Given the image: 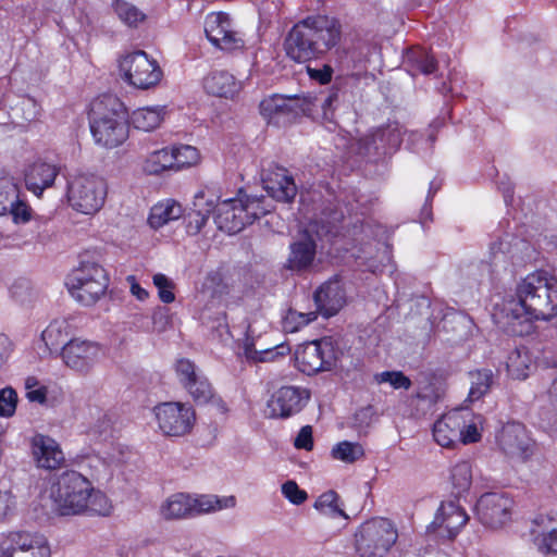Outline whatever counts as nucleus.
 <instances>
[{
  "instance_id": "nucleus-1",
  "label": "nucleus",
  "mask_w": 557,
  "mask_h": 557,
  "mask_svg": "<svg viewBox=\"0 0 557 557\" xmlns=\"http://www.w3.org/2000/svg\"><path fill=\"white\" fill-rule=\"evenodd\" d=\"M557 315V280L544 271L528 274L516 287V297L507 299L494 317L496 323L515 336L528 334L533 320Z\"/></svg>"
},
{
  "instance_id": "nucleus-2",
  "label": "nucleus",
  "mask_w": 557,
  "mask_h": 557,
  "mask_svg": "<svg viewBox=\"0 0 557 557\" xmlns=\"http://www.w3.org/2000/svg\"><path fill=\"white\" fill-rule=\"evenodd\" d=\"M213 211L216 226L221 231L235 234L269 213L270 208L263 196H249L242 190L236 198L221 201L219 197L207 198L205 191H199L195 196L191 210L184 218L186 232L190 235L199 233Z\"/></svg>"
},
{
  "instance_id": "nucleus-3",
  "label": "nucleus",
  "mask_w": 557,
  "mask_h": 557,
  "mask_svg": "<svg viewBox=\"0 0 557 557\" xmlns=\"http://www.w3.org/2000/svg\"><path fill=\"white\" fill-rule=\"evenodd\" d=\"M339 22L326 15L308 16L289 30L285 39L287 55L296 62L319 58L341 39Z\"/></svg>"
},
{
  "instance_id": "nucleus-4",
  "label": "nucleus",
  "mask_w": 557,
  "mask_h": 557,
  "mask_svg": "<svg viewBox=\"0 0 557 557\" xmlns=\"http://www.w3.org/2000/svg\"><path fill=\"white\" fill-rule=\"evenodd\" d=\"M90 131L97 145L112 149L128 138V115L124 103L113 95H103L91 103Z\"/></svg>"
},
{
  "instance_id": "nucleus-5",
  "label": "nucleus",
  "mask_w": 557,
  "mask_h": 557,
  "mask_svg": "<svg viewBox=\"0 0 557 557\" xmlns=\"http://www.w3.org/2000/svg\"><path fill=\"white\" fill-rule=\"evenodd\" d=\"M90 492L91 482L73 470L55 476L48 488L54 509L62 516L86 512Z\"/></svg>"
},
{
  "instance_id": "nucleus-6",
  "label": "nucleus",
  "mask_w": 557,
  "mask_h": 557,
  "mask_svg": "<svg viewBox=\"0 0 557 557\" xmlns=\"http://www.w3.org/2000/svg\"><path fill=\"white\" fill-rule=\"evenodd\" d=\"M398 531L386 518H372L361 523L354 534L359 557H384L395 545Z\"/></svg>"
},
{
  "instance_id": "nucleus-7",
  "label": "nucleus",
  "mask_w": 557,
  "mask_h": 557,
  "mask_svg": "<svg viewBox=\"0 0 557 557\" xmlns=\"http://www.w3.org/2000/svg\"><path fill=\"white\" fill-rule=\"evenodd\" d=\"M70 295L83 306L95 305L106 294L109 277L106 270L96 262H81L66 277Z\"/></svg>"
},
{
  "instance_id": "nucleus-8",
  "label": "nucleus",
  "mask_w": 557,
  "mask_h": 557,
  "mask_svg": "<svg viewBox=\"0 0 557 557\" xmlns=\"http://www.w3.org/2000/svg\"><path fill=\"white\" fill-rule=\"evenodd\" d=\"M108 186L99 175L81 173L69 178L66 198L70 207L83 214H94L104 205Z\"/></svg>"
},
{
  "instance_id": "nucleus-9",
  "label": "nucleus",
  "mask_w": 557,
  "mask_h": 557,
  "mask_svg": "<svg viewBox=\"0 0 557 557\" xmlns=\"http://www.w3.org/2000/svg\"><path fill=\"white\" fill-rule=\"evenodd\" d=\"M106 347L96 341L72 337L61 348L60 356L66 368L87 375L106 358Z\"/></svg>"
},
{
  "instance_id": "nucleus-10",
  "label": "nucleus",
  "mask_w": 557,
  "mask_h": 557,
  "mask_svg": "<svg viewBox=\"0 0 557 557\" xmlns=\"http://www.w3.org/2000/svg\"><path fill=\"white\" fill-rule=\"evenodd\" d=\"M310 97L272 95L260 102V113L269 124L284 126L310 110Z\"/></svg>"
},
{
  "instance_id": "nucleus-11",
  "label": "nucleus",
  "mask_w": 557,
  "mask_h": 557,
  "mask_svg": "<svg viewBox=\"0 0 557 557\" xmlns=\"http://www.w3.org/2000/svg\"><path fill=\"white\" fill-rule=\"evenodd\" d=\"M120 70L123 78L138 89H149L162 77V71L157 61L141 50L124 55L120 61Z\"/></svg>"
},
{
  "instance_id": "nucleus-12",
  "label": "nucleus",
  "mask_w": 557,
  "mask_h": 557,
  "mask_svg": "<svg viewBox=\"0 0 557 557\" xmlns=\"http://www.w3.org/2000/svg\"><path fill=\"white\" fill-rule=\"evenodd\" d=\"M337 361V350L331 338L324 337L304 345L296 352L298 369L308 374L330 371Z\"/></svg>"
},
{
  "instance_id": "nucleus-13",
  "label": "nucleus",
  "mask_w": 557,
  "mask_h": 557,
  "mask_svg": "<svg viewBox=\"0 0 557 557\" xmlns=\"http://www.w3.org/2000/svg\"><path fill=\"white\" fill-rule=\"evenodd\" d=\"M496 443L502 453L513 461L525 462L535 451L534 440L519 422L505 424L496 435Z\"/></svg>"
},
{
  "instance_id": "nucleus-14",
  "label": "nucleus",
  "mask_w": 557,
  "mask_h": 557,
  "mask_svg": "<svg viewBox=\"0 0 557 557\" xmlns=\"http://www.w3.org/2000/svg\"><path fill=\"white\" fill-rule=\"evenodd\" d=\"M235 505L236 498L234 496L201 495L194 498L190 495L178 493L176 494V518H190L233 508Z\"/></svg>"
},
{
  "instance_id": "nucleus-15",
  "label": "nucleus",
  "mask_w": 557,
  "mask_h": 557,
  "mask_svg": "<svg viewBox=\"0 0 557 557\" xmlns=\"http://www.w3.org/2000/svg\"><path fill=\"white\" fill-rule=\"evenodd\" d=\"M512 504L503 493H485L476 503V516L484 525L497 529L509 521Z\"/></svg>"
},
{
  "instance_id": "nucleus-16",
  "label": "nucleus",
  "mask_w": 557,
  "mask_h": 557,
  "mask_svg": "<svg viewBox=\"0 0 557 557\" xmlns=\"http://www.w3.org/2000/svg\"><path fill=\"white\" fill-rule=\"evenodd\" d=\"M176 375L196 404L205 405L211 401L213 388L191 361L187 359L176 361Z\"/></svg>"
},
{
  "instance_id": "nucleus-17",
  "label": "nucleus",
  "mask_w": 557,
  "mask_h": 557,
  "mask_svg": "<svg viewBox=\"0 0 557 557\" xmlns=\"http://www.w3.org/2000/svg\"><path fill=\"white\" fill-rule=\"evenodd\" d=\"M207 38L216 47L225 51L239 49L244 46L243 39L232 29L228 14L212 12L205 20Z\"/></svg>"
},
{
  "instance_id": "nucleus-18",
  "label": "nucleus",
  "mask_w": 557,
  "mask_h": 557,
  "mask_svg": "<svg viewBox=\"0 0 557 557\" xmlns=\"http://www.w3.org/2000/svg\"><path fill=\"white\" fill-rule=\"evenodd\" d=\"M309 395L305 389L295 386H283L278 388L268 401L270 418H289L298 413Z\"/></svg>"
},
{
  "instance_id": "nucleus-19",
  "label": "nucleus",
  "mask_w": 557,
  "mask_h": 557,
  "mask_svg": "<svg viewBox=\"0 0 557 557\" xmlns=\"http://www.w3.org/2000/svg\"><path fill=\"white\" fill-rule=\"evenodd\" d=\"M471 412L467 409H454L444 413L433 426V436L436 443L443 447H453L459 443L461 428L466 426Z\"/></svg>"
},
{
  "instance_id": "nucleus-20",
  "label": "nucleus",
  "mask_w": 557,
  "mask_h": 557,
  "mask_svg": "<svg viewBox=\"0 0 557 557\" xmlns=\"http://www.w3.org/2000/svg\"><path fill=\"white\" fill-rule=\"evenodd\" d=\"M468 520L469 516L461 506L453 500L444 502L440 506L431 528L440 536L451 540L466 525Z\"/></svg>"
},
{
  "instance_id": "nucleus-21",
  "label": "nucleus",
  "mask_w": 557,
  "mask_h": 557,
  "mask_svg": "<svg viewBox=\"0 0 557 557\" xmlns=\"http://www.w3.org/2000/svg\"><path fill=\"white\" fill-rule=\"evenodd\" d=\"M502 245V242L493 243L487 259L469 265L468 274L476 280L480 285L493 284L499 274L506 270L508 261Z\"/></svg>"
},
{
  "instance_id": "nucleus-22",
  "label": "nucleus",
  "mask_w": 557,
  "mask_h": 557,
  "mask_svg": "<svg viewBox=\"0 0 557 557\" xmlns=\"http://www.w3.org/2000/svg\"><path fill=\"white\" fill-rule=\"evenodd\" d=\"M59 172L58 164L38 158L25 166V186L35 196L40 197L45 189L53 185Z\"/></svg>"
},
{
  "instance_id": "nucleus-23",
  "label": "nucleus",
  "mask_w": 557,
  "mask_h": 557,
  "mask_svg": "<svg viewBox=\"0 0 557 557\" xmlns=\"http://www.w3.org/2000/svg\"><path fill=\"white\" fill-rule=\"evenodd\" d=\"M30 444L33 457L38 468L55 470L65 465V455L54 438L36 434L33 436Z\"/></svg>"
},
{
  "instance_id": "nucleus-24",
  "label": "nucleus",
  "mask_w": 557,
  "mask_h": 557,
  "mask_svg": "<svg viewBox=\"0 0 557 557\" xmlns=\"http://www.w3.org/2000/svg\"><path fill=\"white\" fill-rule=\"evenodd\" d=\"M262 182L269 196L277 201L290 202L297 195L295 180L285 168L277 165L270 168Z\"/></svg>"
},
{
  "instance_id": "nucleus-25",
  "label": "nucleus",
  "mask_w": 557,
  "mask_h": 557,
  "mask_svg": "<svg viewBox=\"0 0 557 557\" xmlns=\"http://www.w3.org/2000/svg\"><path fill=\"white\" fill-rule=\"evenodd\" d=\"M317 314L330 318L335 315L345 305L344 288L337 278L323 283L313 295Z\"/></svg>"
},
{
  "instance_id": "nucleus-26",
  "label": "nucleus",
  "mask_w": 557,
  "mask_h": 557,
  "mask_svg": "<svg viewBox=\"0 0 557 557\" xmlns=\"http://www.w3.org/2000/svg\"><path fill=\"white\" fill-rule=\"evenodd\" d=\"M13 557H50L47 539L39 533L13 532Z\"/></svg>"
},
{
  "instance_id": "nucleus-27",
  "label": "nucleus",
  "mask_w": 557,
  "mask_h": 557,
  "mask_svg": "<svg viewBox=\"0 0 557 557\" xmlns=\"http://www.w3.org/2000/svg\"><path fill=\"white\" fill-rule=\"evenodd\" d=\"M534 544L543 554L557 553V512L540 515L534 520Z\"/></svg>"
},
{
  "instance_id": "nucleus-28",
  "label": "nucleus",
  "mask_w": 557,
  "mask_h": 557,
  "mask_svg": "<svg viewBox=\"0 0 557 557\" xmlns=\"http://www.w3.org/2000/svg\"><path fill=\"white\" fill-rule=\"evenodd\" d=\"M308 233L309 231H306L299 239L290 244V251L286 261L287 269L299 272L308 270L312 265L315 258L317 244Z\"/></svg>"
},
{
  "instance_id": "nucleus-29",
  "label": "nucleus",
  "mask_w": 557,
  "mask_h": 557,
  "mask_svg": "<svg viewBox=\"0 0 557 557\" xmlns=\"http://www.w3.org/2000/svg\"><path fill=\"white\" fill-rule=\"evenodd\" d=\"M403 128L398 122H389L384 126L376 128L371 135L366 138L368 149H373L379 152L380 150H395L403 141Z\"/></svg>"
},
{
  "instance_id": "nucleus-30",
  "label": "nucleus",
  "mask_w": 557,
  "mask_h": 557,
  "mask_svg": "<svg viewBox=\"0 0 557 557\" xmlns=\"http://www.w3.org/2000/svg\"><path fill=\"white\" fill-rule=\"evenodd\" d=\"M203 88L212 96L230 98L239 91L240 84L227 71L214 70L205 77Z\"/></svg>"
},
{
  "instance_id": "nucleus-31",
  "label": "nucleus",
  "mask_w": 557,
  "mask_h": 557,
  "mask_svg": "<svg viewBox=\"0 0 557 557\" xmlns=\"http://www.w3.org/2000/svg\"><path fill=\"white\" fill-rule=\"evenodd\" d=\"M74 334V326L67 318H57L41 332V342L45 346V352L51 354L64 345L70 336Z\"/></svg>"
},
{
  "instance_id": "nucleus-32",
  "label": "nucleus",
  "mask_w": 557,
  "mask_h": 557,
  "mask_svg": "<svg viewBox=\"0 0 557 557\" xmlns=\"http://www.w3.org/2000/svg\"><path fill=\"white\" fill-rule=\"evenodd\" d=\"M228 293V285L224 282L221 272L212 271L207 274L200 289L203 299H208L212 304H221Z\"/></svg>"
},
{
  "instance_id": "nucleus-33",
  "label": "nucleus",
  "mask_w": 557,
  "mask_h": 557,
  "mask_svg": "<svg viewBox=\"0 0 557 557\" xmlns=\"http://www.w3.org/2000/svg\"><path fill=\"white\" fill-rule=\"evenodd\" d=\"M164 114L161 107L139 108L132 113L131 122L137 129L151 132L161 125Z\"/></svg>"
},
{
  "instance_id": "nucleus-34",
  "label": "nucleus",
  "mask_w": 557,
  "mask_h": 557,
  "mask_svg": "<svg viewBox=\"0 0 557 557\" xmlns=\"http://www.w3.org/2000/svg\"><path fill=\"white\" fill-rule=\"evenodd\" d=\"M278 351H275L274 348H267L258 350L255 348L252 331L251 326L247 325L246 329V338L243 343V355L248 361L251 362H265L272 361L277 355H284V350L287 348L285 346L276 347Z\"/></svg>"
},
{
  "instance_id": "nucleus-35",
  "label": "nucleus",
  "mask_w": 557,
  "mask_h": 557,
  "mask_svg": "<svg viewBox=\"0 0 557 557\" xmlns=\"http://www.w3.org/2000/svg\"><path fill=\"white\" fill-rule=\"evenodd\" d=\"M174 164V147H165L149 154L144 163L147 174L158 175L172 169Z\"/></svg>"
},
{
  "instance_id": "nucleus-36",
  "label": "nucleus",
  "mask_w": 557,
  "mask_h": 557,
  "mask_svg": "<svg viewBox=\"0 0 557 557\" xmlns=\"http://www.w3.org/2000/svg\"><path fill=\"white\" fill-rule=\"evenodd\" d=\"M471 400H478L487 394L494 383V373L491 369H478L469 372Z\"/></svg>"
},
{
  "instance_id": "nucleus-37",
  "label": "nucleus",
  "mask_w": 557,
  "mask_h": 557,
  "mask_svg": "<svg viewBox=\"0 0 557 557\" xmlns=\"http://www.w3.org/2000/svg\"><path fill=\"white\" fill-rule=\"evenodd\" d=\"M453 492L460 496L469 491L472 484V466L469 461H459L450 470Z\"/></svg>"
},
{
  "instance_id": "nucleus-38",
  "label": "nucleus",
  "mask_w": 557,
  "mask_h": 557,
  "mask_svg": "<svg viewBox=\"0 0 557 557\" xmlns=\"http://www.w3.org/2000/svg\"><path fill=\"white\" fill-rule=\"evenodd\" d=\"M532 364L531 357L525 349H516L507 360V370L511 377L523 380L528 376Z\"/></svg>"
},
{
  "instance_id": "nucleus-39",
  "label": "nucleus",
  "mask_w": 557,
  "mask_h": 557,
  "mask_svg": "<svg viewBox=\"0 0 557 557\" xmlns=\"http://www.w3.org/2000/svg\"><path fill=\"white\" fill-rule=\"evenodd\" d=\"M331 456L335 460L346 463H352L364 456V449L361 444L356 442L343 441L337 443L331 450Z\"/></svg>"
},
{
  "instance_id": "nucleus-40",
  "label": "nucleus",
  "mask_w": 557,
  "mask_h": 557,
  "mask_svg": "<svg viewBox=\"0 0 557 557\" xmlns=\"http://www.w3.org/2000/svg\"><path fill=\"white\" fill-rule=\"evenodd\" d=\"M113 10L119 20L129 27H135L141 23L146 15L136 5L124 0H114Z\"/></svg>"
},
{
  "instance_id": "nucleus-41",
  "label": "nucleus",
  "mask_w": 557,
  "mask_h": 557,
  "mask_svg": "<svg viewBox=\"0 0 557 557\" xmlns=\"http://www.w3.org/2000/svg\"><path fill=\"white\" fill-rule=\"evenodd\" d=\"M196 420V411L191 405L176 401V436L190 433Z\"/></svg>"
},
{
  "instance_id": "nucleus-42",
  "label": "nucleus",
  "mask_w": 557,
  "mask_h": 557,
  "mask_svg": "<svg viewBox=\"0 0 557 557\" xmlns=\"http://www.w3.org/2000/svg\"><path fill=\"white\" fill-rule=\"evenodd\" d=\"M314 508L326 516L347 518V515L338 504V495L334 491L320 495L314 503Z\"/></svg>"
},
{
  "instance_id": "nucleus-43",
  "label": "nucleus",
  "mask_w": 557,
  "mask_h": 557,
  "mask_svg": "<svg viewBox=\"0 0 557 557\" xmlns=\"http://www.w3.org/2000/svg\"><path fill=\"white\" fill-rule=\"evenodd\" d=\"M201 162V153L195 146H176V171L198 166Z\"/></svg>"
},
{
  "instance_id": "nucleus-44",
  "label": "nucleus",
  "mask_w": 557,
  "mask_h": 557,
  "mask_svg": "<svg viewBox=\"0 0 557 557\" xmlns=\"http://www.w3.org/2000/svg\"><path fill=\"white\" fill-rule=\"evenodd\" d=\"M315 311L299 312L289 309L283 319V329L287 333H295L317 319Z\"/></svg>"
},
{
  "instance_id": "nucleus-45",
  "label": "nucleus",
  "mask_w": 557,
  "mask_h": 557,
  "mask_svg": "<svg viewBox=\"0 0 557 557\" xmlns=\"http://www.w3.org/2000/svg\"><path fill=\"white\" fill-rule=\"evenodd\" d=\"M89 495L90 496L87 500L88 505L86 506V511L103 517L111 515L113 505L103 492L95 490L91 485V492Z\"/></svg>"
},
{
  "instance_id": "nucleus-46",
  "label": "nucleus",
  "mask_w": 557,
  "mask_h": 557,
  "mask_svg": "<svg viewBox=\"0 0 557 557\" xmlns=\"http://www.w3.org/2000/svg\"><path fill=\"white\" fill-rule=\"evenodd\" d=\"M154 416L159 430L166 436L173 435L174 404L168 401L156 406Z\"/></svg>"
},
{
  "instance_id": "nucleus-47",
  "label": "nucleus",
  "mask_w": 557,
  "mask_h": 557,
  "mask_svg": "<svg viewBox=\"0 0 557 557\" xmlns=\"http://www.w3.org/2000/svg\"><path fill=\"white\" fill-rule=\"evenodd\" d=\"M129 454L131 453L127 447L116 444L103 450L100 455V459L109 469H113L125 463Z\"/></svg>"
},
{
  "instance_id": "nucleus-48",
  "label": "nucleus",
  "mask_w": 557,
  "mask_h": 557,
  "mask_svg": "<svg viewBox=\"0 0 557 557\" xmlns=\"http://www.w3.org/2000/svg\"><path fill=\"white\" fill-rule=\"evenodd\" d=\"M16 196V187L11 178L0 171V215L7 213L12 198Z\"/></svg>"
},
{
  "instance_id": "nucleus-49",
  "label": "nucleus",
  "mask_w": 557,
  "mask_h": 557,
  "mask_svg": "<svg viewBox=\"0 0 557 557\" xmlns=\"http://www.w3.org/2000/svg\"><path fill=\"white\" fill-rule=\"evenodd\" d=\"M374 380L379 384L388 383L396 389H409L411 386L410 379L400 371H384L381 373H376L374 375Z\"/></svg>"
},
{
  "instance_id": "nucleus-50",
  "label": "nucleus",
  "mask_w": 557,
  "mask_h": 557,
  "mask_svg": "<svg viewBox=\"0 0 557 557\" xmlns=\"http://www.w3.org/2000/svg\"><path fill=\"white\" fill-rule=\"evenodd\" d=\"M174 201L169 200L165 203H157L152 207L149 223L153 228H159L171 220Z\"/></svg>"
},
{
  "instance_id": "nucleus-51",
  "label": "nucleus",
  "mask_w": 557,
  "mask_h": 557,
  "mask_svg": "<svg viewBox=\"0 0 557 557\" xmlns=\"http://www.w3.org/2000/svg\"><path fill=\"white\" fill-rule=\"evenodd\" d=\"M152 282L162 302L171 304L174 301L173 283L170 277L162 273H157L152 276Z\"/></svg>"
},
{
  "instance_id": "nucleus-52",
  "label": "nucleus",
  "mask_w": 557,
  "mask_h": 557,
  "mask_svg": "<svg viewBox=\"0 0 557 557\" xmlns=\"http://www.w3.org/2000/svg\"><path fill=\"white\" fill-rule=\"evenodd\" d=\"M17 394L12 387L0 389V417L10 418L15 413Z\"/></svg>"
},
{
  "instance_id": "nucleus-53",
  "label": "nucleus",
  "mask_w": 557,
  "mask_h": 557,
  "mask_svg": "<svg viewBox=\"0 0 557 557\" xmlns=\"http://www.w3.org/2000/svg\"><path fill=\"white\" fill-rule=\"evenodd\" d=\"M413 66L423 74H431L436 70V61L432 54L424 50L413 52L410 57Z\"/></svg>"
},
{
  "instance_id": "nucleus-54",
  "label": "nucleus",
  "mask_w": 557,
  "mask_h": 557,
  "mask_svg": "<svg viewBox=\"0 0 557 557\" xmlns=\"http://www.w3.org/2000/svg\"><path fill=\"white\" fill-rule=\"evenodd\" d=\"M443 394L444 389L441 386L434 383H425L419 386L417 398L426 401L429 405H433L442 398Z\"/></svg>"
},
{
  "instance_id": "nucleus-55",
  "label": "nucleus",
  "mask_w": 557,
  "mask_h": 557,
  "mask_svg": "<svg viewBox=\"0 0 557 557\" xmlns=\"http://www.w3.org/2000/svg\"><path fill=\"white\" fill-rule=\"evenodd\" d=\"M152 324L154 331L162 333L170 329L172 324V314L169 308L158 306L152 314Z\"/></svg>"
},
{
  "instance_id": "nucleus-56",
  "label": "nucleus",
  "mask_w": 557,
  "mask_h": 557,
  "mask_svg": "<svg viewBox=\"0 0 557 557\" xmlns=\"http://www.w3.org/2000/svg\"><path fill=\"white\" fill-rule=\"evenodd\" d=\"M283 495L293 504L300 505L307 499V493L296 482L287 481L282 485Z\"/></svg>"
},
{
  "instance_id": "nucleus-57",
  "label": "nucleus",
  "mask_w": 557,
  "mask_h": 557,
  "mask_svg": "<svg viewBox=\"0 0 557 557\" xmlns=\"http://www.w3.org/2000/svg\"><path fill=\"white\" fill-rule=\"evenodd\" d=\"M13 216L15 223H26L30 219V208L23 201L15 200L12 198L8 211Z\"/></svg>"
},
{
  "instance_id": "nucleus-58",
  "label": "nucleus",
  "mask_w": 557,
  "mask_h": 557,
  "mask_svg": "<svg viewBox=\"0 0 557 557\" xmlns=\"http://www.w3.org/2000/svg\"><path fill=\"white\" fill-rule=\"evenodd\" d=\"M294 445L298 449L311 450L313 447L312 428L305 425L295 438Z\"/></svg>"
},
{
  "instance_id": "nucleus-59",
  "label": "nucleus",
  "mask_w": 557,
  "mask_h": 557,
  "mask_svg": "<svg viewBox=\"0 0 557 557\" xmlns=\"http://www.w3.org/2000/svg\"><path fill=\"white\" fill-rule=\"evenodd\" d=\"M126 282L129 286V293L139 301H145L149 297V292L141 287L134 275H128Z\"/></svg>"
},
{
  "instance_id": "nucleus-60",
  "label": "nucleus",
  "mask_w": 557,
  "mask_h": 557,
  "mask_svg": "<svg viewBox=\"0 0 557 557\" xmlns=\"http://www.w3.org/2000/svg\"><path fill=\"white\" fill-rule=\"evenodd\" d=\"M461 433L459 443L462 444L478 442L481 437L475 423H466V426L461 428Z\"/></svg>"
},
{
  "instance_id": "nucleus-61",
  "label": "nucleus",
  "mask_w": 557,
  "mask_h": 557,
  "mask_svg": "<svg viewBox=\"0 0 557 557\" xmlns=\"http://www.w3.org/2000/svg\"><path fill=\"white\" fill-rule=\"evenodd\" d=\"M14 507V497L10 491H0V520Z\"/></svg>"
},
{
  "instance_id": "nucleus-62",
  "label": "nucleus",
  "mask_w": 557,
  "mask_h": 557,
  "mask_svg": "<svg viewBox=\"0 0 557 557\" xmlns=\"http://www.w3.org/2000/svg\"><path fill=\"white\" fill-rule=\"evenodd\" d=\"M26 398L32 403L44 404L47 399V387L40 384L35 389L26 392Z\"/></svg>"
},
{
  "instance_id": "nucleus-63",
  "label": "nucleus",
  "mask_w": 557,
  "mask_h": 557,
  "mask_svg": "<svg viewBox=\"0 0 557 557\" xmlns=\"http://www.w3.org/2000/svg\"><path fill=\"white\" fill-rule=\"evenodd\" d=\"M12 533L0 536V557H13Z\"/></svg>"
},
{
  "instance_id": "nucleus-64",
  "label": "nucleus",
  "mask_w": 557,
  "mask_h": 557,
  "mask_svg": "<svg viewBox=\"0 0 557 557\" xmlns=\"http://www.w3.org/2000/svg\"><path fill=\"white\" fill-rule=\"evenodd\" d=\"M308 73L311 78L317 79L321 84H326L331 81L332 71L329 66H324L323 70H315L308 67Z\"/></svg>"
}]
</instances>
